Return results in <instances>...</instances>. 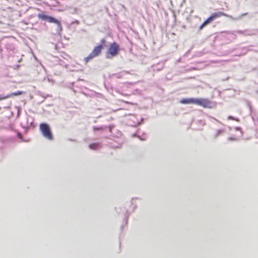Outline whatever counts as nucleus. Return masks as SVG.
Masks as SVG:
<instances>
[{
    "instance_id": "f257e3e1",
    "label": "nucleus",
    "mask_w": 258,
    "mask_h": 258,
    "mask_svg": "<svg viewBox=\"0 0 258 258\" xmlns=\"http://www.w3.org/2000/svg\"><path fill=\"white\" fill-rule=\"evenodd\" d=\"M181 104H195L204 108H210L211 102L206 98H184L180 100Z\"/></svg>"
},
{
    "instance_id": "f03ea898",
    "label": "nucleus",
    "mask_w": 258,
    "mask_h": 258,
    "mask_svg": "<svg viewBox=\"0 0 258 258\" xmlns=\"http://www.w3.org/2000/svg\"><path fill=\"white\" fill-rule=\"evenodd\" d=\"M39 128L42 136L45 139L49 141L53 140V136L48 124L42 123L40 124Z\"/></svg>"
},
{
    "instance_id": "7ed1b4c3",
    "label": "nucleus",
    "mask_w": 258,
    "mask_h": 258,
    "mask_svg": "<svg viewBox=\"0 0 258 258\" xmlns=\"http://www.w3.org/2000/svg\"><path fill=\"white\" fill-rule=\"evenodd\" d=\"M103 48V46L102 44L95 46L89 55L84 58L85 63H87L91 59L99 56L101 54Z\"/></svg>"
},
{
    "instance_id": "20e7f679",
    "label": "nucleus",
    "mask_w": 258,
    "mask_h": 258,
    "mask_svg": "<svg viewBox=\"0 0 258 258\" xmlns=\"http://www.w3.org/2000/svg\"><path fill=\"white\" fill-rule=\"evenodd\" d=\"M119 51V46L116 42H113L110 44L107 52L106 56L107 58H111L116 56Z\"/></svg>"
},
{
    "instance_id": "39448f33",
    "label": "nucleus",
    "mask_w": 258,
    "mask_h": 258,
    "mask_svg": "<svg viewBox=\"0 0 258 258\" xmlns=\"http://www.w3.org/2000/svg\"><path fill=\"white\" fill-rule=\"evenodd\" d=\"M25 92H24V91H18L16 92L8 94L6 96H3V97H1L0 98V100H1L6 99H7V98L13 97V96H15L21 95H22V94H25Z\"/></svg>"
},
{
    "instance_id": "423d86ee",
    "label": "nucleus",
    "mask_w": 258,
    "mask_h": 258,
    "mask_svg": "<svg viewBox=\"0 0 258 258\" xmlns=\"http://www.w3.org/2000/svg\"><path fill=\"white\" fill-rule=\"evenodd\" d=\"M226 15L223 12H218L212 14L210 17L212 19V20L213 21L214 19L217 18H219L222 16H225Z\"/></svg>"
},
{
    "instance_id": "0eeeda50",
    "label": "nucleus",
    "mask_w": 258,
    "mask_h": 258,
    "mask_svg": "<svg viewBox=\"0 0 258 258\" xmlns=\"http://www.w3.org/2000/svg\"><path fill=\"white\" fill-rule=\"evenodd\" d=\"M49 23H54L57 25L59 27H61L60 22L57 20L54 19L52 17L48 16L47 20Z\"/></svg>"
},
{
    "instance_id": "6e6552de",
    "label": "nucleus",
    "mask_w": 258,
    "mask_h": 258,
    "mask_svg": "<svg viewBox=\"0 0 258 258\" xmlns=\"http://www.w3.org/2000/svg\"><path fill=\"white\" fill-rule=\"evenodd\" d=\"M37 16L39 19L43 20H46L48 17L47 16L43 14H38Z\"/></svg>"
},
{
    "instance_id": "1a4fd4ad",
    "label": "nucleus",
    "mask_w": 258,
    "mask_h": 258,
    "mask_svg": "<svg viewBox=\"0 0 258 258\" xmlns=\"http://www.w3.org/2000/svg\"><path fill=\"white\" fill-rule=\"evenodd\" d=\"M99 146L98 143H93L89 145V148L93 150L96 149Z\"/></svg>"
},
{
    "instance_id": "9d476101",
    "label": "nucleus",
    "mask_w": 258,
    "mask_h": 258,
    "mask_svg": "<svg viewBox=\"0 0 258 258\" xmlns=\"http://www.w3.org/2000/svg\"><path fill=\"white\" fill-rule=\"evenodd\" d=\"M104 127H96V126H93V130L94 131H103L104 130Z\"/></svg>"
},
{
    "instance_id": "9b49d317",
    "label": "nucleus",
    "mask_w": 258,
    "mask_h": 258,
    "mask_svg": "<svg viewBox=\"0 0 258 258\" xmlns=\"http://www.w3.org/2000/svg\"><path fill=\"white\" fill-rule=\"evenodd\" d=\"M212 21V19L209 17L206 20H205L204 22L205 24L207 25L208 24L211 23Z\"/></svg>"
},
{
    "instance_id": "f8f14e48",
    "label": "nucleus",
    "mask_w": 258,
    "mask_h": 258,
    "mask_svg": "<svg viewBox=\"0 0 258 258\" xmlns=\"http://www.w3.org/2000/svg\"><path fill=\"white\" fill-rule=\"evenodd\" d=\"M228 118L229 119H231V120H235V121H238L237 119H236V118H235L234 117H233V116H228Z\"/></svg>"
},
{
    "instance_id": "ddd939ff",
    "label": "nucleus",
    "mask_w": 258,
    "mask_h": 258,
    "mask_svg": "<svg viewBox=\"0 0 258 258\" xmlns=\"http://www.w3.org/2000/svg\"><path fill=\"white\" fill-rule=\"evenodd\" d=\"M101 41L102 43H103V44L105 42V40L104 39H102Z\"/></svg>"
},
{
    "instance_id": "4468645a",
    "label": "nucleus",
    "mask_w": 258,
    "mask_h": 258,
    "mask_svg": "<svg viewBox=\"0 0 258 258\" xmlns=\"http://www.w3.org/2000/svg\"><path fill=\"white\" fill-rule=\"evenodd\" d=\"M204 27V26H203L202 25H201L200 26V30H201L202 29H203V27Z\"/></svg>"
},
{
    "instance_id": "2eb2a0df",
    "label": "nucleus",
    "mask_w": 258,
    "mask_h": 258,
    "mask_svg": "<svg viewBox=\"0 0 258 258\" xmlns=\"http://www.w3.org/2000/svg\"><path fill=\"white\" fill-rule=\"evenodd\" d=\"M203 26H205L206 25V24H205V23L204 22L202 24Z\"/></svg>"
},
{
    "instance_id": "dca6fc26",
    "label": "nucleus",
    "mask_w": 258,
    "mask_h": 258,
    "mask_svg": "<svg viewBox=\"0 0 258 258\" xmlns=\"http://www.w3.org/2000/svg\"><path fill=\"white\" fill-rule=\"evenodd\" d=\"M218 134H221L222 133V132L221 131H218Z\"/></svg>"
}]
</instances>
